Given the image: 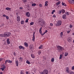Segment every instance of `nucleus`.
<instances>
[{
  "label": "nucleus",
  "instance_id": "obj_1",
  "mask_svg": "<svg viewBox=\"0 0 74 74\" xmlns=\"http://www.w3.org/2000/svg\"><path fill=\"white\" fill-rule=\"evenodd\" d=\"M57 50L59 52H61L62 51H63L64 49L63 48L60 46H58L57 47Z\"/></svg>",
  "mask_w": 74,
  "mask_h": 74
},
{
  "label": "nucleus",
  "instance_id": "obj_2",
  "mask_svg": "<svg viewBox=\"0 0 74 74\" xmlns=\"http://www.w3.org/2000/svg\"><path fill=\"white\" fill-rule=\"evenodd\" d=\"M11 34L10 32H6L4 33V37L7 38V37H10Z\"/></svg>",
  "mask_w": 74,
  "mask_h": 74
},
{
  "label": "nucleus",
  "instance_id": "obj_3",
  "mask_svg": "<svg viewBox=\"0 0 74 74\" xmlns=\"http://www.w3.org/2000/svg\"><path fill=\"white\" fill-rule=\"evenodd\" d=\"M62 22L60 20H59L57 23L56 24V26H60L62 24Z\"/></svg>",
  "mask_w": 74,
  "mask_h": 74
},
{
  "label": "nucleus",
  "instance_id": "obj_4",
  "mask_svg": "<svg viewBox=\"0 0 74 74\" xmlns=\"http://www.w3.org/2000/svg\"><path fill=\"white\" fill-rule=\"evenodd\" d=\"M7 62L9 63H11L12 62V61L9 60H7L5 61V64H6Z\"/></svg>",
  "mask_w": 74,
  "mask_h": 74
},
{
  "label": "nucleus",
  "instance_id": "obj_5",
  "mask_svg": "<svg viewBox=\"0 0 74 74\" xmlns=\"http://www.w3.org/2000/svg\"><path fill=\"white\" fill-rule=\"evenodd\" d=\"M16 20L17 21L20 22L21 21V18H20V16H16Z\"/></svg>",
  "mask_w": 74,
  "mask_h": 74
},
{
  "label": "nucleus",
  "instance_id": "obj_6",
  "mask_svg": "<svg viewBox=\"0 0 74 74\" xmlns=\"http://www.w3.org/2000/svg\"><path fill=\"white\" fill-rule=\"evenodd\" d=\"M25 15L26 16H27V17H30V13L29 12H28L27 13H26Z\"/></svg>",
  "mask_w": 74,
  "mask_h": 74
},
{
  "label": "nucleus",
  "instance_id": "obj_7",
  "mask_svg": "<svg viewBox=\"0 0 74 74\" xmlns=\"http://www.w3.org/2000/svg\"><path fill=\"white\" fill-rule=\"evenodd\" d=\"M69 2L72 4H73L74 3V0H69Z\"/></svg>",
  "mask_w": 74,
  "mask_h": 74
},
{
  "label": "nucleus",
  "instance_id": "obj_8",
  "mask_svg": "<svg viewBox=\"0 0 74 74\" xmlns=\"http://www.w3.org/2000/svg\"><path fill=\"white\" fill-rule=\"evenodd\" d=\"M43 74H48V71L47 70H44L43 71Z\"/></svg>",
  "mask_w": 74,
  "mask_h": 74
},
{
  "label": "nucleus",
  "instance_id": "obj_9",
  "mask_svg": "<svg viewBox=\"0 0 74 74\" xmlns=\"http://www.w3.org/2000/svg\"><path fill=\"white\" fill-rule=\"evenodd\" d=\"M62 19H67V17H66V14H64L63 15Z\"/></svg>",
  "mask_w": 74,
  "mask_h": 74
},
{
  "label": "nucleus",
  "instance_id": "obj_10",
  "mask_svg": "<svg viewBox=\"0 0 74 74\" xmlns=\"http://www.w3.org/2000/svg\"><path fill=\"white\" fill-rule=\"evenodd\" d=\"M2 66H3V68H1L0 69L2 70V71H4L5 68V66L4 65H3Z\"/></svg>",
  "mask_w": 74,
  "mask_h": 74
},
{
  "label": "nucleus",
  "instance_id": "obj_11",
  "mask_svg": "<svg viewBox=\"0 0 74 74\" xmlns=\"http://www.w3.org/2000/svg\"><path fill=\"white\" fill-rule=\"evenodd\" d=\"M35 35V32H34L33 34V37L32 38L33 41H34V40H35V36H34Z\"/></svg>",
  "mask_w": 74,
  "mask_h": 74
},
{
  "label": "nucleus",
  "instance_id": "obj_12",
  "mask_svg": "<svg viewBox=\"0 0 74 74\" xmlns=\"http://www.w3.org/2000/svg\"><path fill=\"white\" fill-rule=\"evenodd\" d=\"M71 38L70 37H69L67 39L68 41L69 42H71Z\"/></svg>",
  "mask_w": 74,
  "mask_h": 74
},
{
  "label": "nucleus",
  "instance_id": "obj_13",
  "mask_svg": "<svg viewBox=\"0 0 74 74\" xmlns=\"http://www.w3.org/2000/svg\"><path fill=\"white\" fill-rule=\"evenodd\" d=\"M19 48L20 49H24V47L22 46H19Z\"/></svg>",
  "mask_w": 74,
  "mask_h": 74
},
{
  "label": "nucleus",
  "instance_id": "obj_14",
  "mask_svg": "<svg viewBox=\"0 0 74 74\" xmlns=\"http://www.w3.org/2000/svg\"><path fill=\"white\" fill-rule=\"evenodd\" d=\"M7 42L8 44H10V39L8 38L7 39Z\"/></svg>",
  "mask_w": 74,
  "mask_h": 74
},
{
  "label": "nucleus",
  "instance_id": "obj_15",
  "mask_svg": "<svg viewBox=\"0 0 74 74\" xmlns=\"http://www.w3.org/2000/svg\"><path fill=\"white\" fill-rule=\"evenodd\" d=\"M39 22L40 23L41 22V23H42L43 21H44V20H43V19H42V18H40V19H39Z\"/></svg>",
  "mask_w": 74,
  "mask_h": 74
},
{
  "label": "nucleus",
  "instance_id": "obj_16",
  "mask_svg": "<svg viewBox=\"0 0 74 74\" xmlns=\"http://www.w3.org/2000/svg\"><path fill=\"white\" fill-rule=\"evenodd\" d=\"M16 66H17L18 67V61L17 60L16 61Z\"/></svg>",
  "mask_w": 74,
  "mask_h": 74
},
{
  "label": "nucleus",
  "instance_id": "obj_17",
  "mask_svg": "<svg viewBox=\"0 0 74 74\" xmlns=\"http://www.w3.org/2000/svg\"><path fill=\"white\" fill-rule=\"evenodd\" d=\"M11 8H10L8 7H7L5 8V10H7L8 11H10L11 10Z\"/></svg>",
  "mask_w": 74,
  "mask_h": 74
},
{
  "label": "nucleus",
  "instance_id": "obj_18",
  "mask_svg": "<svg viewBox=\"0 0 74 74\" xmlns=\"http://www.w3.org/2000/svg\"><path fill=\"white\" fill-rule=\"evenodd\" d=\"M25 46V47H28V44H27V43L25 42L24 44Z\"/></svg>",
  "mask_w": 74,
  "mask_h": 74
},
{
  "label": "nucleus",
  "instance_id": "obj_19",
  "mask_svg": "<svg viewBox=\"0 0 74 74\" xmlns=\"http://www.w3.org/2000/svg\"><path fill=\"white\" fill-rule=\"evenodd\" d=\"M0 37H4V36H5L4 34H0Z\"/></svg>",
  "mask_w": 74,
  "mask_h": 74
},
{
  "label": "nucleus",
  "instance_id": "obj_20",
  "mask_svg": "<svg viewBox=\"0 0 74 74\" xmlns=\"http://www.w3.org/2000/svg\"><path fill=\"white\" fill-rule=\"evenodd\" d=\"M69 55V53L67 52H65L64 54L65 56H67Z\"/></svg>",
  "mask_w": 74,
  "mask_h": 74
},
{
  "label": "nucleus",
  "instance_id": "obj_21",
  "mask_svg": "<svg viewBox=\"0 0 74 74\" xmlns=\"http://www.w3.org/2000/svg\"><path fill=\"white\" fill-rule=\"evenodd\" d=\"M61 12L62 14H64L65 12V10L64 9H62L61 10Z\"/></svg>",
  "mask_w": 74,
  "mask_h": 74
},
{
  "label": "nucleus",
  "instance_id": "obj_22",
  "mask_svg": "<svg viewBox=\"0 0 74 74\" xmlns=\"http://www.w3.org/2000/svg\"><path fill=\"white\" fill-rule=\"evenodd\" d=\"M42 48H43L42 45H40L39 47V49H42Z\"/></svg>",
  "mask_w": 74,
  "mask_h": 74
},
{
  "label": "nucleus",
  "instance_id": "obj_23",
  "mask_svg": "<svg viewBox=\"0 0 74 74\" xmlns=\"http://www.w3.org/2000/svg\"><path fill=\"white\" fill-rule=\"evenodd\" d=\"M60 1H59L57 3H56V4L57 5H58L59 4H60Z\"/></svg>",
  "mask_w": 74,
  "mask_h": 74
},
{
  "label": "nucleus",
  "instance_id": "obj_24",
  "mask_svg": "<svg viewBox=\"0 0 74 74\" xmlns=\"http://www.w3.org/2000/svg\"><path fill=\"white\" fill-rule=\"evenodd\" d=\"M68 73L69 74H74V72L71 71Z\"/></svg>",
  "mask_w": 74,
  "mask_h": 74
},
{
  "label": "nucleus",
  "instance_id": "obj_25",
  "mask_svg": "<svg viewBox=\"0 0 74 74\" xmlns=\"http://www.w3.org/2000/svg\"><path fill=\"white\" fill-rule=\"evenodd\" d=\"M66 71L67 73H69V72L71 71L70 70H69V69H66Z\"/></svg>",
  "mask_w": 74,
  "mask_h": 74
},
{
  "label": "nucleus",
  "instance_id": "obj_26",
  "mask_svg": "<svg viewBox=\"0 0 74 74\" xmlns=\"http://www.w3.org/2000/svg\"><path fill=\"white\" fill-rule=\"evenodd\" d=\"M47 3H48V1H46L45 2V6H47V5H48V4H47Z\"/></svg>",
  "mask_w": 74,
  "mask_h": 74
},
{
  "label": "nucleus",
  "instance_id": "obj_27",
  "mask_svg": "<svg viewBox=\"0 0 74 74\" xmlns=\"http://www.w3.org/2000/svg\"><path fill=\"white\" fill-rule=\"evenodd\" d=\"M63 36V32H62L60 33V36L61 37H62Z\"/></svg>",
  "mask_w": 74,
  "mask_h": 74
},
{
  "label": "nucleus",
  "instance_id": "obj_28",
  "mask_svg": "<svg viewBox=\"0 0 74 74\" xmlns=\"http://www.w3.org/2000/svg\"><path fill=\"white\" fill-rule=\"evenodd\" d=\"M32 6H33V7H34L35 6H36V3H32Z\"/></svg>",
  "mask_w": 74,
  "mask_h": 74
},
{
  "label": "nucleus",
  "instance_id": "obj_29",
  "mask_svg": "<svg viewBox=\"0 0 74 74\" xmlns=\"http://www.w3.org/2000/svg\"><path fill=\"white\" fill-rule=\"evenodd\" d=\"M26 63H27V64H30V62H29V61L28 60H27Z\"/></svg>",
  "mask_w": 74,
  "mask_h": 74
},
{
  "label": "nucleus",
  "instance_id": "obj_30",
  "mask_svg": "<svg viewBox=\"0 0 74 74\" xmlns=\"http://www.w3.org/2000/svg\"><path fill=\"white\" fill-rule=\"evenodd\" d=\"M31 57L32 58H35V56H34V55H33V54H31Z\"/></svg>",
  "mask_w": 74,
  "mask_h": 74
},
{
  "label": "nucleus",
  "instance_id": "obj_31",
  "mask_svg": "<svg viewBox=\"0 0 74 74\" xmlns=\"http://www.w3.org/2000/svg\"><path fill=\"white\" fill-rule=\"evenodd\" d=\"M65 3H63V2L62 3V5H64V6H66L67 5L66 4H65Z\"/></svg>",
  "mask_w": 74,
  "mask_h": 74
},
{
  "label": "nucleus",
  "instance_id": "obj_32",
  "mask_svg": "<svg viewBox=\"0 0 74 74\" xmlns=\"http://www.w3.org/2000/svg\"><path fill=\"white\" fill-rule=\"evenodd\" d=\"M21 23L22 25H23L24 24V21H22L21 22Z\"/></svg>",
  "mask_w": 74,
  "mask_h": 74
},
{
  "label": "nucleus",
  "instance_id": "obj_33",
  "mask_svg": "<svg viewBox=\"0 0 74 74\" xmlns=\"http://www.w3.org/2000/svg\"><path fill=\"white\" fill-rule=\"evenodd\" d=\"M65 14H66V15H69L70 14V13L68 12H65Z\"/></svg>",
  "mask_w": 74,
  "mask_h": 74
},
{
  "label": "nucleus",
  "instance_id": "obj_34",
  "mask_svg": "<svg viewBox=\"0 0 74 74\" xmlns=\"http://www.w3.org/2000/svg\"><path fill=\"white\" fill-rule=\"evenodd\" d=\"M40 34L41 35H42V36H44V34H45L44 32L43 33V34H42V32H41L40 33Z\"/></svg>",
  "mask_w": 74,
  "mask_h": 74
},
{
  "label": "nucleus",
  "instance_id": "obj_35",
  "mask_svg": "<svg viewBox=\"0 0 74 74\" xmlns=\"http://www.w3.org/2000/svg\"><path fill=\"white\" fill-rule=\"evenodd\" d=\"M33 48V47H32V45H30L29 46V48L31 49H32Z\"/></svg>",
  "mask_w": 74,
  "mask_h": 74
},
{
  "label": "nucleus",
  "instance_id": "obj_36",
  "mask_svg": "<svg viewBox=\"0 0 74 74\" xmlns=\"http://www.w3.org/2000/svg\"><path fill=\"white\" fill-rule=\"evenodd\" d=\"M62 55L61 54L60 55V58H59L60 59H62Z\"/></svg>",
  "mask_w": 74,
  "mask_h": 74
},
{
  "label": "nucleus",
  "instance_id": "obj_37",
  "mask_svg": "<svg viewBox=\"0 0 74 74\" xmlns=\"http://www.w3.org/2000/svg\"><path fill=\"white\" fill-rule=\"evenodd\" d=\"M34 24V22H32L30 23V25L31 26V25H33Z\"/></svg>",
  "mask_w": 74,
  "mask_h": 74
},
{
  "label": "nucleus",
  "instance_id": "obj_38",
  "mask_svg": "<svg viewBox=\"0 0 74 74\" xmlns=\"http://www.w3.org/2000/svg\"><path fill=\"white\" fill-rule=\"evenodd\" d=\"M55 10H53L52 12H51V14H53V13H54V12H55Z\"/></svg>",
  "mask_w": 74,
  "mask_h": 74
},
{
  "label": "nucleus",
  "instance_id": "obj_39",
  "mask_svg": "<svg viewBox=\"0 0 74 74\" xmlns=\"http://www.w3.org/2000/svg\"><path fill=\"white\" fill-rule=\"evenodd\" d=\"M51 61L52 62H54V58H53L51 59Z\"/></svg>",
  "mask_w": 74,
  "mask_h": 74
},
{
  "label": "nucleus",
  "instance_id": "obj_40",
  "mask_svg": "<svg viewBox=\"0 0 74 74\" xmlns=\"http://www.w3.org/2000/svg\"><path fill=\"white\" fill-rule=\"evenodd\" d=\"M42 23L43 25H45V22L44 21V20H43V21Z\"/></svg>",
  "mask_w": 74,
  "mask_h": 74
},
{
  "label": "nucleus",
  "instance_id": "obj_41",
  "mask_svg": "<svg viewBox=\"0 0 74 74\" xmlns=\"http://www.w3.org/2000/svg\"><path fill=\"white\" fill-rule=\"evenodd\" d=\"M23 2H24V3H26V2H27V0H22Z\"/></svg>",
  "mask_w": 74,
  "mask_h": 74
},
{
  "label": "nucleus",
  "instance_id": "obj_42",
  "mask_svg": "<svg viewBox=\"0 0 74 74\" xmlns=\"http://www.w3.org/2000/svg\"><path fill=\"white\" fill-rule=\"evenodd\" d=\"M58 12L60 14H61L62 13V11L61 10H60V11H59Z\"/></svg>",
  "mask_w": 74,
  "mask_h": 74
},
{
  "label": "nucleus",
  "instance_id": "obj_43",
  "mask_svg": "<svg viewBox=\"0 0 74 74\" xmlns=\"http://www.w3.org/2000/svg\"><path fill=\"white\" fill-rule=\"evenodd\" d=\"M28 19H26V20L25 21V22H26L27 23V22H28Z\"/></svg>",
  "mask_w": 74,
  "mask_h": 74
},
{
  "label": "nucleus",
  "instance_id": "obj_44",
  "mask_svg": "<svg viewBox=\"0 0 74 74\" xmlns=\"http://www.w3.org/2000/svg\"><path fill=\"white\" fill-rule=\"evenodd\" d=\"M41 32H42V31H41V29H40H40H39V32L40 33H41Z\"/></svg>",
  "mask_w": 74,
  "mask_h": 74
},
{
  "label": "nucleus",
  "instance_id": "obj_45",
  "mask_svg": "<svg viewBox=\"0 0 74 74\" xmlns=\"http://www.w3.org/2000/svg\"><path fill=\"white\" fill-rule=\"evenodd\" d=\"M72 70H74V66L72 67Z\"/></svg>",
  "mask_w": 74,
  "mask_h": 74
},
{
  "label": "nucleus",
  "instance_id": "obj_46",
  "mask_svg": "<svg viewBox=\"0 0 74 74\" xmlns=\"http://www.w3.org/2000/svg\"><path fill=\"white\" fill-rule=\"evenodd\" d=\"M6 18L7 20L9 19V17H8V16H6Z\"/></svg>",
  "mask_w": 74,
  "mask_h": 74
},
{
  "label": "nucleus",
  "instance_id": "obj_47",
  "mask_svg": "<svg viewBox=\"0 0 74 74\" xmlns=\"http://www.w3.org/2000/svg\"><path fill=\"white\" fill-rule=\"evenodd\" d=\"M50 26H53V24H52V23H51L50 24Z\"/></svg>",
  "mask_w": 74,
  "mask_h": 74
},
{
  "label": "nucleus",
  "instance_id": "obj_48",
  "mask_svg": "<svg viewBox=\"0 0 74 74\" xmlns=\"http://www.w3.org/2000/svg\"><path fill=\"white\" fill-rule=\"evenodd\" d=\"M20 60H21V61H22V60L23 58H22V57H20L19 58Z\"/></svg>",
  "mask_w": 74,
  "mask_h": 74
},
{
  "label": "nucleus",
  "instance_id": "obj_49",
  "mask_svg": "<svg viewBox=\"0 0 74 74\" xmlns=\"http://www.w3.org/2000/svg\"><path fill=\"white\" fill-rule=\"evenodd\" d=\"M7 16H6L5 15V14H3V17H6Z\"/></svg>",
  "mask_w": 74,
  "mask_h": 74
},
{
  "label": "nucleus",
  "instance_id": "obj_50",
  "mask_svg": "<svg viewBox=\"0 0 74 74\" xmlns=\"http://www.w3.org/2000/svg\"><path fill=\"white\" fill-rule=\"evenodd\" d=\"M72 27H73V25H70V28H71Z\"/></svg>",
  "mask_w": 74,
  "mask_h": 74
},
{
  "label": "nucleus",
  "instance_id": "obj_51",
  "mask_svg": "<svg viewBox=\"0 0 74 74\" xmlns=\"http://www.w3.org/2000/svg\"><path fill=\"white\" fill-rule=\"evenodd\" d=\"M38 55H40V54H41V52H40V51H39V52H38Z\"/></svg>",
  "mask_w": 74,
  "mask_h": 74
},
{
  "label": "nucleus",
  "instance_id": "obj_52",
  "mask_svg": "<svg viewBox=\"0 0 74 74\" xmlns=\"http://www.w3.org/2000/svg\"><path fill=\"white\" fill-rule=\"evenodd\" d=\"M70 31H67V34H69V33H70Z\"/></svg>",
  "mask_w": 74,
  "mask_h": 74
},
{
  "label": "nucleus",
  "instance_id": "obj_53",
  "mask_svg": "<svg viewBox=\"0 0 74 74\" xmlns=\"http://www.w3.org/2000/svg\"><path fill=\"white\" fill-rule=\"evenodd\" d=\"M39 7H42V5H41V4H39Z\"/></svg>",
  "mask_w": 74,
  "mask_h": 74
},
{
  "label": "nucleus",
  "instance_id": "obj_54",
  "mask_svg": "<svg viewBox=\"0 0 74 74\" xmlns=\"http://www.w3.org/2000/svg\"><path fill=\"white\" fill-rule=\"evenodd\" d=\"M47 30H46L45 32H44L45 34V33H47Z\"/></svg>",
  "mask_w": 74,
  "mask_h": 74
},
{
  "label": "nucleus",
  "instance_id": "obj_55",
  "mask_svg": "<svg viewBox=\"0 0 74 74\" xmlns=\"http://www.w3.org/2000/svg\"><path fill=\"white\" fill-rule=\"evenodd\" d=\"M4 24H2L1 25V27H3V26H4Z\"/></svg>",
  "mask_w": 74,
  "mask_h": 74
},
{
  "label": "nucleus",
  "instance_id": "obj_56",
  "mask_svg": "<svg viewBox=\"0 0 74 74\" xmlns=\"http://www.w3.org/2000/svg\"><path fill=\"white\" fill-rule=\"evenodd\" d=\"M14 55L15 56H16V54L15 53V52H14Z\"/></svg>",
  "mask_w": 74,
  "mask_h": 74
},
{
  "label": "nucleus",
  "instance_id": "obj_57",
  "mask_svg": "<svg viewBox=\"0 0 74 74\" xmlns=\"http://www.w3.org/2000/svg\"><path fill=\"white\" fill-rule=\"evenodd\" d=\"M53 17H54V18H56V16L55 15H53Z\"/></svg>",
  "mask_w": 74,
  "mask_h": 74
},
{
  "label": "nucleus",
  "instance_id": "obj_58",
  "mask_svg": "<svg viewBox=\"0 0 74 74\" xmlns=\"http://www.w3.org/2000/svg\"><path fill=\"white\" fill-rule=\"evenodd\" d=\"M19 8L21 10H22V9H23V8H22V7H20V8Z\"/></svg>",
  "mask_w": 74,
  "mask_h": 74
},
{
  "label": "nucleus",
  "instance_id": "obj_59",
  "mask_svg": "<svg viewBox=\"0 0 74 74\" xmlns=\"http://www.w3.org/2000/svg\"><path fill=\"white\" fill-rule=\"evenodd\" d=\"M23 72H22V71H21L20 73V74H23Z\"/></svg>",
  "mask_w": 74,
  "mask_h": 74
},
{
  "label": "nucleus",
  "instance_id": "obj_60",
  "mask_svg": "<svg viewBox=\"0 0 74 74\" xmlns=\"http://www.w3.org/2000/svg\"><path fill=\"white\" fill-rule=\"evenodd\" d=\"M16 15L17 16H18V13H16Z\"/></svg>",
  "mask_w": 74,
  "mask_h": 74
},
{
  "label": "nucleus",
  "instance_id": "obj_61",
  "mask_svg": "<svg viewBox=\"0 0 74 74\" xmlns=\"http://www.w3.org/2000/svg\"><path fill=\"white\" fill-rule=\"evenodd\" d=\"M26 74H29V72H27V71L26 72Z\"/></svg>",
  "mask_w": 74,
  "mask_h": 74
},
{
  "label": "nucleus",
  "instance_id": "obj_62",
  "mask_svg": "<svg viewBox=\"0 0 74 74\" xmlns=\"http://www.w3.org/2000/svg\"><path fill=\"white\" fill-rule=\"evenodd\" d=\"M40 73V74H44V73H43V72H41Z\"/></svg>",
  "mask_w": 74,
  "mask_h": 74
},
{
  "label": "nucleus",
  "instance_id": "obj_63",
  "mask_svg": "<svg viewBox=\"0 0 74 74\" xmlns=\"http://www.w3.org/2000/svg\"><path fill=\"white\" fill-rule=\"evenodd\" d=\"M66 69H68V70H69V67H67Z\"/></svg>",
  "mask_w": 74,
  "mask_h": 74
},
{
  "label": "nucleus",
  "instance_id": "obj_64",
  "mask_svg": "<svg viewBox=\"0 0 74 74\" xmlns=\"http://www.w3.org/2000/svg\"><path fill=\"white\" fill-rule=\"evenodd\" d=\"M3 74V72H0V74Z\"/></svg>",
  "mask_w": 74,
  "mask_h": 74
}]
</instances>
